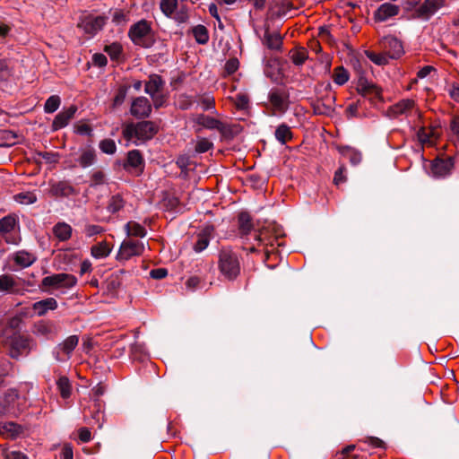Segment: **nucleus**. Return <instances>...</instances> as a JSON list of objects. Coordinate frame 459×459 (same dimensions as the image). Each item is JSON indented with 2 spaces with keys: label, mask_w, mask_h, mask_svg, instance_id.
Returning <instances> with one entry per match:
<instances>
[{
  "label": "nucleus",
  "mask_w": 459,
  "mask_h": 459,
  "mask_svg": "<svg viewBox=\"0 0 459 459\" xmlns=\"http://www.w3.org/2000/svg\"><path fill=\"white\" fill-rule=\"evenodd\" d=\"M127 34L130 40L135 46L150 48L154 45L155 38L152 22L145 19H142L132 24Z\"/></svg>",
  "instance_id": "obj_1"
},
{
  "label": "nucleus",
  "mask_w": 459,
  "mask_h": 459,
  "mask_svg": "<svg viewBox=\"0 0 459 459\" xmlns=\"http://www.w3.org/2000/svg\"><path fill=\"white\" fill-rule=\"evenodd\" d=\"M157 132V126L152 121L145 120L126 126L123 129V136L138 145L141 143L151 140Z\"/></svg>",
  "instance_id": "obj_2"
},
{
  "label": "nucleus",
  "mask_w": 459,
  "mask_h": 459,
  "mask_svg": "<svg viewBox=\"0 0 459 459\" xmlns=\"http://www.w3.org/2000/svg\"><path fill=\"white\" fill-rule=\"evenodd\" d=\"M218 266L221 273L226 279L229 281L235 280L240 273L238 254L231 247H222L219 252Z\"/></svg>",
  "instance_id": "obj_3"
},
{
  "label": "nucleus",
  "mask_w": 459,
  "mask_h": 459,
  "mask_svg": "<svg viewBox=\"0 0 459 459\" xmlns=\"http://www.w3.org/2000/svg\"><path fill=\"white\" fill-rule=\"evenodd\" d=\"M77 284V278L69 273H56L42 279L39 288L46 292L52 290H70Z\"/></svg>",
  "instance_id": "obj_4"
},
{
  "label": "nucleus",
  "mask_w": 459,
  "mask_h": 459,
  "mask_svg": "<svg viewBox=\"0 0 459 459\" xmlns=\"http://www.w3.org/2000/svg\"><path fill=\"white\" fill-rule=\"evenodd\" d=\"M0 235L7 244L19 245L22 237L20 223L16 215L8 214L0 219Z\"/></svg>",
  "instance_id": "obj_5"
},
{
  "label": "nucleus",
  "mask_w": 459,
  "mask_h": 459,
  "mask_svg": "<svg viewBox=\"0 0 459 459\" xmlns=\"http://www.w3.org/2000/svg\"><path fill=\"white\" fill-rule=\"evenodd\" d=\"M268 100L274 115H283L290 107V93L284 88H273L268 93Z\"/></svg>",
  "instance_id": "obj_6"
},
{
  "label": "nucleus",
  "mask_w": 459,
  "mask_h": 459,
  "mask_svg": "<svg viewBox=\"0 0 459 459\" xmlns=\"http://www.w3.org/2000/svg\"><path fill=\"white\" fill-rule=\"evenodd\" d=\"M79 343L77 335H70L62 342L56 345L52 350L54 359L61 363L68 361L73 355L74 351Z\"/></svg>",
  "instance_id": "obj_7"
},
{
  "label": "nucleus",
  "mask_w": 459,
  "mask_h": 459,
  "mask_svg": "<svg viewBox=\"0 0 459 459\" xmlns=\"http://www.w3.org/2000/svg\"><path fill=\"white\" fill-rule=\"evenodd\" d=\"M19 394L14 388L8 389L0 400V415L18 416L21 412Z\"/></svg>",
  "instance_id": "obj_8"
},
{
  "label": "nucleus",
  "mask_w": 459,
  "mask_h": 459,
  "mask_svg": "<svg viewBox=\"0 0 459 459\" xmlns=\"http://www.w3.org/2000/svg\"><path fill=\"white\" fill-rule=\"evenodd\" d=\"M193 121L206 129L210 130H217L219 131L223 136H229L231 134L232 131L229 125L214 118L210 116L204 115V114H198L194 118Z\"/></svg>",
  "instance_id": "obj_9"
},
{
  "label": "nucleus",
  "mask_w": 459,
  "mask_h": 459,
  "mask_svg": "<svg viewBox=\"0 0 459 459\" xmlns=\"http://www.w3.org/2000/svg\"><path fill=\"white\" fill-rule=\"evenodd\" d=\"M144 250V245L140 240L126 239L122 242L117 254V260L127 261L134 256H139Z\"/></svg>",
  "instance_id": "obj_10"
},
{
  "label": "nucleus",
  "mask_w": 459,
  "mask_h": 459,
  "mask_svg": "<svg viewBox=\"0 0 459 459\" xmlns=\"http://www.w3.org/2000/svg\"><path fill=\"white\" fill-rule=\"evenodd\" d=\"M152 110V105L151 101L143 96L135 97L133 99L130 114L138 119L147 118L151 116Z\"/></svg>",
  "instance_id": "obj_11"
},
{
  "label": "nucleus",
  "mask_w": 459,
  "mask_h": 459,
  "mask_svg": "<svg viewBox=\"0 0 459 459\" xmlns=\"http://www.w3.org/2000/svg\"><path fill=\"white\" fill-rule=\"evenodd\" d=\"M380 48L389 58L396 59L403 54V46L400 39L394 36H385L379 42Z\"/></svg>",
  "instance_id": "obj_12"
},
{
  "label": "nucleus",
  "mask_w": 459,
  "mask_h": 459,
  "mask_svg": "<svg viewBox=\"0 0 459 459\" xmlns=\"http://www.w3.org/2000/svg\"><path fill=\"white\" fill-rule=\"evenodd\" d=\"M334 102L335 97L331 93L325 97L318 98L311 104L314 114L320 116H331L334 111Z\"/></svg>",
  "instance_id": "obj_13"
},
{
  "label": "nucleus",
  "mask_w": 459,
  "mask_h": 459,
  "mask_svg": "<svg viewBox=\"0 0 459 459\" xmlns=\"http://www.w3.org/2000/svg\"><path fill=\"white\" fill-rule=\"evenodd\" d=\"M30 350V340L22 335H15L11 339L9 355L18 359L21 356L27 355Z\"/></svg>",
  "instance_id": "obj_14"
},
{
  "label": "nucleus",
  "mask_w": 459,
  "mask_h": 459,
  "mask_svg": "<svg viewBox=\"0 0 459 459\" xmlns=\"http://www.w3.org/2000/svg\"><path fill=\"white\" fill-rule=\"evenodd\" d=\"M144 168L143 158L138 150H132L128 152L127 158L124 163V169L130 172L139 176Z\"/></svg>",
  "instance_id": "obj_15"
},
{
  "label": "nucleus",
  "mask_w": 459,
  "mask_h": 459,
  "mask_svg": "<svg viewBox=\"0 0 459 459\" xmlns=\"http://www.w3.org/2000/svg\"><path fill=\"white\" fill-rule=\"evenodd\" d=\"M105 24V19L102 16L87 15L82 18L78 26L87 34L92 36L100 31Z\"/></svg>",
  "instance_id": "obj_16"
},
{
  "label": "nucleus",
  "mask_w": 459,
  "mask_h": 459,
  "mask_svg": "<svg viewBox=\"0 0 459 459\" xmlns=\"http://www.w3.org/2000/svg\"><path fill=\"white\" fill-rule=\"evenodd\" d=\"M454 165V159L452 157L437 159L431 165V173L435 178H444L450 174Z\"/></svg>",
  "instance_id": "obj_17"
},
{
  "label": "nucleus",
  "mask_w": 459,
  "mask_h": 459,
  "mask_svg": "<svg viewBox=\"0 0 459 459\" xmlns=\"http://www.w3.org/2000/svg\"><path fill=\"white\" fill-rule=\"evenodd\" d=\"M165 81L163 78L157 74H152L149 75L148 80L144 84V92L150 97L162 93L165 87Z\"/></svg>",
  "instance_id": "obj_18"
},
{
  "label": "nucleus",
  "mask_w": 459,
  "mask_h": 459,
  "mask_svg": "<svg viewBox=\"0 0 459 459\" xmlns=\"http://www.w3.org/2000/svg\"><path fill=\"white\" fill-rule=\"evenodd\" d=\"M77 111V107L74 105L59 112L53 120L52 131H57L65 127L71 119L74 117Z\"/></svg>",
  "instance_id": "obj_19"
},
{
  "label": "nucleus",
  "mask_w": 459,
  "mask_h": 459,
  "mask_svg": "<svg viewBox=\"0 0 459 459\" xmlns=\"http://www.w3.org/2000/svg\"><path fill=\"white\" fill-rule=\"evenodd\" d=\"M58 333V326L51 321H40L34 326V333L46 339H52L56 336Z\"/></svg>",
  "instance_id": "obj_20"
},
{
  "label": "nucleus",
  "mask_w": 459,
  "mask_h": 459,
  "mask_svg": "<svg viewBox=\"0 0 459 459\" xmlns=\"http://www.w3.org/2000/svg\"><path fill=\"white\" fill-rule=\"evenodd\" d=\"M414 106L413 100L409 99L402 100L388 108V116L396 118L402 115H408L414 108Z\"/></svg>",
  "instance_id": "obj_21"
},
{
  "label": "nucleus",
  "mask_w": 459,
  "mask_h": 459,
  "mask_svg": "<svg viewBox=\"0 0 459 459\" xmlns=\"http://www.w3.org/2000/svg\"><path fill=\"white\" fill-rule=\"evenodd\" d=\"M400 12V7L391 3L382 4L375 12V18L378 22H385L389 18L396 16Z\"/></svg>",
  "instance_id": "obj_22"
},
{
  "label": "nucleus",
  "mask_w": 459,
  "mask_h": 459,
  "mask_svg": "<svg viewBox=\"0 0 459 459\" xmlns=\"http://www.w3.org/2000/svg\"><path fill=\"white\" fill-rule=\"evenodd\" d=\"M214 231L213 226H205L197 235V240L194 245V250L197 253L204 251L209 245Z\"/></svg>",
  "instance_id": "obj_23"
},
{
  "label": "nucleus",
  "mask_w": 459,
  "mask_h": 459,
  "mask_svg": "<svg viewBox=\"0 0 459 459\" xmlns=\"http://www.w3.org/2000/svg\"><path fill=\"white\" fill-rule=\"evenodd\" d=\"M57 301L54 298H47L32 304V310L38 316L46 315L48 311L57 308Z\"/></svg>",
  "instance_id": "obj_24"
},
{
  "label": "nucleus",
  "mask_w": 459,
  "mask_h": 459,
  "mask_svg": "<svg viewBox=\"0 0 459 459\" xmlns=\"http://www.w3.org/2000/svg\"><path fill=\"white\" fill-rule=\"evenodd\" d=\"M50 192L56 197H68L76 193L74 187L67 181H58L52 184Z\"/></svg>",
  "instance_id": "obj_25"
},
{
  "label": "nucleus",
  "mask_w": 459,
  "mask_h": 459,
  "mask_svg": "<svg viewBox=\"0 0 459 459\" xmlns=\"http://www.w3.org/2000/svg\"><path fill=\"white\" fill-rule=\"evenodd\" d=\"M283 38L279 32H271L267 28L264 31L263 43L271 50H281Z\"/></svg>",
  "instance_id": "obj_26"
},
{
  "label": "nucleus",
  "mask_w": 459,
  "mask_h": 459,
  "mask_svg": "<svg viewBox=\"0 0 459 459\" xmlns=\"http://www.w3.org/2000/svg\"><path fill=\"white\" fill-rule=\"evenodd\" d=\"M293 9L294 6L290 0H275L271 7V13L273 16L283 17L288 15Z\"/></svg>",
  "instance_id": "obj_27"
},
{
  "label": "nucleus",
  "mask_w": 459,
  "mask_h": 459,
  "mask_svg": "<svg viewBox=\"0 0 459 459\" xmlns=\"http://www.w3.org/2000/svg\"><path fill=\"white\" fill-rule=\"evenodd\" d=\"M22 432V426L15 422L7 421L0 425V433L7 438L15 439Z\"/></svg>",
  "instance_id": "obj_28"
},
{
  "label": "nucleus",
  "mask_w": 459,
  "mask_h": 459,
  "mask_svg": "<svg viewBox=\"0 0 459 459\" xmlns=\"http://www.w3.org/2000/svg\"><path fill=\"white\" fill-rule=\"evenodd\" d=\"M112 247L107 241H101L91 247V255L95 259H103L110 255Z\"/></svg>",
  "instance_id": "obj_29"
},
{
  "label": "nucleus",
  "mask_w": 459,
  "mask_h": 459,
  "mask_svg": "<svg viewBox=\"0 0 459 459\" xmlns=\"http://www.w3.org/2000/svg\"><path fill=\"white\" fill-rule=\"evenodd\" d=\"M437 12V4L433 0H425L416 10L417 16L429 20Z\"/></svg>",
  "instance_id": "obj_30"
},
{
  "label": "nucleus",
  "mask_w": 459,
  "mask_h": 459,
  "mask_svg": "<svg viewBox=\"0 0 459 459\" xmlns=\"http://www.w3.org/2000/svg\"><path fill=\"white\" fill-rule=\"evenodd\" d=\"M72 227L64 221L57 222L53 227V234L59 241L68 240L72 236Z\"/></svg>",
  "instance_id": "obj_31"
},
{
  "label": "nucleus",
  "mask_w": 459,
  "mask_h": 459,
  "mask_svg": "<svg viewBox=\"0 0 459 459\" xmlns=\"http://www.w3.org/2000/svg\"><path fill=\"white\" fill-rule=\"evenodd\" d=\"M13 261L20 267L26 268L36 261V256L25 250H20L13 254Z\"/></svg>",
  "instance_id": "obj_32"
},
{
  "label": "nucleus",
  "mask_w": 459,
  "mask_h": 459,
  "mask_svg": "<svg viewBox=\"0 0 459 459\" xmlns=\"http://www.w3.org/2000/svg\"><path fill=\"white\" fill-rule=\"evenodd\" d=\"M79 165L86 169L93 165L96 161V152L92 148H86L81 151V154L77 159Z\"/></svg>",
  "instance_id": "obj_33"
},
{
  "label": "nucleus",
  "mask_w": 459,
  "mask_h": 459,
  "mask_svg": "<svg viewBox=\"0 0 459 459\" xmlns=\"http://www.w3.org/2000/svg\"><path fill=\"white\" fill-rule=\"evenodd\" d=\"M339 152L343 157L349 159L351 164L353 166L359 165L362 160L361 152L350 146L340 147Z\"/></svg>",
  "instance_id": "obj_34"
},
{
  "label": "nucleus",
  "mask_w": 459,
  "mask_h": 459,
  "mask_svg": "<svg viewBox=\"0 0 459 459\" xmlns=\"http://www.w3.org/2000/svg\"><path fill=\"white\" fill-rule=\"evenodd\" d=\"M238 229L242 236H247L253 230L251 217L247 212H240L238 215Z\"/></svg>",
  "instance_id": "obj_35"
},
{
  "label": "nucleus",
  "mask_w": 459,
  "mask_h": 459,
  "mask_svg": "<svg viewBox=\"0 0 459 459\" xmlns=\"http://www.w3.org/2000/svg\"><path fill=\"white\" fill-rule=\"evenodd\" d=\"M56 386L63 399H68L72 394V384L65 376H61L56 381Z\"/></svg>",
  "instance_id": "obj_36"
},
{
  "label": "nucleus",
  "mask_w": 459,
  "mask_h": 459,
  "mask_svg": "<svg viewBox=\"0 0 459 459\" xmlns=\"http://www.w3.org/2000/svg\"><path fill=\"white\" fill-rule=\"evenodd\" d=\"M192 34L198 44L204 45L209 41V32L204 25L198 24L193 27Z\"/></svg>",
  "instance_id": "obj_37"
},
{
  "label": "nucleus",
  "mask_w": 459,
  "mask_h": 459,
  "mask_svg": "<svg viewBox=\"0 0 459 459\" xmlns=\"http://www.w3.org/2000/svg\"><path fill=\"white\" fill-rule=\"evenodd\" d=\"M125 230H126L127 235H130V236L143 238L146 235L145 228L136 221H128L125 225Z\"/></svg>",
  "instance_id": "obj_38"
},
{
  "label": "nucleus",
  "mask_w": 459,
  "mask_h": 459,
  "mask_svg": "<svg viewBox=\"0 0 459 459\" xmlns=\"http://www.w3.org/2000/svg\"><path fill=\"white\" fill-rule=\"evenodd\" d=\"M274 135L276 140L281 144H285L288 140H290L292 138L290 127L286 124H281L276 128Z\"/></svg>",
  "instance_id": "obj_39"
},
{
  "label": "nucleus",
  "mask_w": 459,
  "mask_h": 459,
  "mask_svg": "<svg viewBox=\"0 0 459 459\" xmlns=\"http://www.w3.org/2000/svg\"><path fill=\"white\" fill-rule=\"evenodd\" d=\"M178 0H160V9L168 18H172L175 11L178 9Z\"/></svg>",
  "instance_id": "obj_40"
},
{
  "label": "nucleus",
  "mask_w": 459,
  "mask_h": 459,
  "mask_svg": "<svg viewBox=\"0 0 459 459\" xmlns=\"http://www.w3.org/2000/svg\"><path fill=\"white\" fill-rule=\"evenodd\" d=\"M290 58L295 65H302L308 58V53L306 48H297L290 51Z\"/></svg>",
  "instance_id": "obj_41"
},
{
  "label": "nucleus",
  "mask_w": 459,
  "mask_h": 459,
  "mask_svg": "<svg viewBox=\"0 0 459 459\" xmlns=\"http://www.w3.org/2000/svg\"><path fill=\"white\" fill-rule=\"evenodd\" d=\"M255 240L257 242V245L263 246V247H273L274 245V241H277V239L273 238L270 236L268 230H261L260 232H255L254 233Z\"/></svg>",
  "instance_id": "obj_42"
},
{
  "label": "nucleus",
  "mask_w": 459,
  "mask_h": 459,
  "mask_svg": "<svg viewBox=\"0 0 459 459\" xmlns=\"http://www.w3.org/2000/svg\"><path fill=\"white\" fill-rule=\"evenodd\" d=\"M365 56L377 65H385L388 64L389 57L384 53H376L370 50L365 51Z\"/></svg>",
  "instance_id": "obj_43"
},
{
  "label": "nucleus",
  "mask_w": 459,
  "mask_h": 459,
  "mask_svg": "<svg viewBox=\"0 0 459 459\" xmlns=\"http://www.w3.org/2000/svg\"><path fill=\"white\" fill-rule=\"evenodd\" d=\"M125 206V201L122 198L120 195H112L109 200L107 206V210L110 213H116L122 210Z\"/></svg>",
  "instance_id": "obj_44"
},
{
  "label": "nucleus",
  "mask_w": 459,
  "mask_h": 459,
  "mask_svg": "<svg viewBox=\"0 0 459 459\" xmlns=\"http://www.w3.org/2000/svg\"><path fill=\"white\" fill-rule=\"evenodd\" d=\"M198 103L202 106V108L204 111H212V113H217L215 109V100L214 97L209 93H205L201 95Z\"/></svg>",
  "instance_id": "obj_45"
},
{
  "label": "nucleus",
  "mask_w": 459,
  "mask_h": 459,
  "mask_svg": "<svg viewBox=\"0 0 459 459\" xmlns=\"http://www.w3.org/2000/svg\"><path fill=\"white\" fill-rule=\"evenodd\" d=\"M0 139L4 140L0 143V146H12L17 143V134L10 130H2Z\"/></svg>",
  "instance_id": "obj_46"
},
{
  "label": "nucleus",
  "mask_w": 459,
  "mask_h": 459,
  "mask_svg": "<svg viewBox=\"0 0 459 459\" xmlns=\"http://www.w3.org/2000/svg\"><path fill=\"white\" fill-rule=\"evenodd\" d=\"M15 284V280L12 275L2 274L0 276V291H13Z\"/></svg>",
  "instance_id": "obj_47"
},
{
  "label": "nucleus",
  "mask_w": 459,
  "mask_h": 459,
  "mask_svg": "<svg viewBox=\"0 0 459 459\" xmlns=\"http://www.w3.org/2000/svg\"><path fill=\"white\" fill-rule=\"evenodd\" d=\"M61 104V100L57 95L50 96L45 102L44 111L51 114L56 111Z\"/></svg>",
  "instance_id": "obj_48"
},
{
  "label": "nucleus",
  "mask_w": 459,
  "mask_h": 459,
  "mask_svg": "<svg viewBox=\"0 0 459 459\" xmlns=\"http://www.w3.org/2000/svg\"><path fill=\"white\" fill-rule=\"evenodd\" d=\"M349 73L346 69H344L342 66L337 67L333 72V82L337 85H343L345 84L349 80Z\"/></svg>",
  "instance_id": "obj_49"
},
{
  "label": "nucleus",
  "mask_w": 459,
  "mask_h": 459,
  "mask_svg": "<svg viewBox=\"0 0 459 459\" xmlns=\"http://www.w3.org/2000/svg\"><path fill=\"white\" fill-rule=\"evenodd\" d=\"M99 147L103 153L113 155L117 152V145L114 140L107 138L101 140L99 143Z\"/></svg>",
  "instance_id": "obj_50"
},
{
  "label": "nucleus",
  "mask_w": 459,
  "mask_h": 459,
  "mask_svg": "<svg viewBox=\"0 0 459 459\" xmlns=\"http://www.w3.org/2000/svg\"><path fill=\"white\" fill-rule=\"evenodd\" d=\"M358 91L363 97H367L368 94V91H376V84L368 82L367 79L360 78L358 82Z\"/></svg>",
  "instance_id": "obj_51"
},
{
  "label": "nucleus",
  "mask_w": 459,
  "mask_h": 459,
  "mask_svg": "<svg viewBox=\"0 0 459 459\" xmlns=\"http://www.w3.org/2000/svg\"><path fill=\"white\" fill-rule=\"evenodd\" d=\"M213 147V143L207 138H198L195 144V152L197 153H204Z\"/></svg>",
  "instance_id": "obj_52"
},
{
  "label": "nucleus",
  "mask_w": 459,
  "mask_h": 459,
  "mask_svg": "<svg viewBox=\"0 0 459 459\" xmlns=\"http://www.w3.org/2000/svg\"><path fill=\"white\" fill-rule=\"evenodd\" d=\"M188 9L186 6L182 5L178 10L177 9L175 11V13L173 14L172 18L178 22V23H185L188 20Z\"/></svg>",
  "instance_id": "obj_53"
},
{
  "label": "nucleus",
  "mask_w": 459,
  "mask_h": 459,
  "mask_svg": "<svg viewBox=\"0 0 459 459\" xmlns=\"http://www.w3.org/2000/svg\"><path fill=\"white\" fill-rule=\"evenodd\" d=\"M15 200L22 204H31L37 201V197L33 193H20L15 195Z\"/></svg>",
  "instance_id": "obj_54"
},
{
  "label": "nucleus",
  "mask_w": 459,
  "mask_h": 459,
  "mask_svg": "<svg viewBox=\"0 0 459 459\" xmlns=\"http://www.w3.org/2000/svg\"><path fill=\"white\" fill-rule=\"evenodd\" d=\"M106 181V175L102 170H95L91 176V186L103 185Z\"/></svg>",
  "instance_id": "obj_55"
},
{
  "label": "nucleus",
  "mask_w": 459,
  "mask_h": 459,
  "mask_svg": "<svg viewBox=\"0 0 459 459\" xmlns=\"http://www.w3.org/2000/svg\"><path fill=\"white\" fill-rule=\"evenodd\" d=\"M105 52H107L112 59H117L122 53V47L118 43H113L105 47Z\"/></svg>",
  "instance_id": "obj_56"
},
{
  "label": "nucleus",
  "mask_w": 459,
  "mask_h": 459,
  "mask_svg": "<svg viewBox=\"0 0 459 459\" xmlns=\"http://www.w3.org/2000/svg\"><path fill=\"white\" fill-rule=\"evenodd\" d=\"M83 232L88 238L101 234L104 232L103 227L95 224H86L83 229Z\"/></svg>",
  "instance_id": "obj_57"
},
{
  "label": "nucleus",
  "mask_w": 459,
  "mask_h": 459,
  "mask_svg": "<svg viewBox=\"0 0 459 459\" xmlns=\"http://www.w3.org/2000/svg\"><path fill=\"white\" fill-rule=\"evenodd\" d=\"M37 155L46 160L47 163L56 164L58 162L59 154L52 152H39Z\"/></svg>",
  "instance_id": "obj_58"
},
{
  "label": "nucleus",
  "mask_w": 459,
  "mask_h": 459,
  "mask_svg": "<svg viewBox=\"0 0 459 459\" xmlns=\"http://www.w3.org/2000/svg\"><path fill=\"white\" fill-rule=\"evenodd\" d=\"M238 66H239V62L238 60V58H230L226 64H225V66H224V73L226 75H230V74H233L238 69Z\"/></svg>",
  "instance_id": "obj_59"
},
{
  "label": "nucleus",
  "mask_w": 459,
  "mask_h": 459,
  "mask_svg": "<svg viewBox=\"0 0 459 459\" xmlns=\"http://www.w3.org/2000/svg\"><path fill=\"white\" fill-rule=\"evenodd\" d=\"M235 105L238 109H246L249 105V98L246 94H238L236 96Z\"/></svg>",
  "instance_id": "obj_60"
},
{
  "label": "nucleus",
  "mask_w": 459,
  "mask_h": 459,
  "mask_svg": "<svg viewBox=\"0 0 459 459\" xmlns=\"http://www.w3.org/2000/svg\"><path fill=\"white\" fill-rule=\"evenodd\" d=\"M153 107L159 109L166 105V96L163 93L151 97Z\"/></svg>",
  "instance_id": "obj_61"
},
{
  "label": "nucleus",
  "mask_w": 459,
  "mask_h": 459,
  "mask_svg": "<svg viewBox=\"0 0 459 459\" xmlns=\"http://www.w3.org/2000/svg\"><path fill=\"white\" fill-rule=\"evenodd\" d=\"M346 171V168L344 165L340 166V168L335 171L333 177V182L335 185H339L346 180V177L344 172Z\"/></svg>",
  "instance_id": "obj_62"
},
{
  "label": "nucleus",
  "mask_w": 459,
  "mask_h": 459,
  "mask_svg": "<svg viewBox=\"0 0 459 459\" xmlns=\"http://www.w3.org/2000/svg\"><path fill=\"white\" fill-rule=\"evenodd\" d=\"M92 63L98 67H103L107 65L108 59L105 55L96 53L92 56Z\"/></svg>",
  "instance_id": "obj_63"
},
{
  "label": "nucleus",
  "mask_w": 459,
  "mask_h": 459,
  "mask_svg": "<svg viewBox=\"0 0 459 459\" xmlns=\"http://www.w3.org/2000/svg\"><path fill=\"white\" fill-rule=\"evenodd\" d=\"M447 91L451 99L459 103V84L453 83L448 86Z\"/></svg>",
  "instance_id": "obj_64"
}]
</instances>
